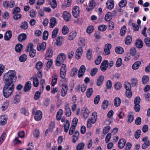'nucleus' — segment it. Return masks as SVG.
I'll list each match as a JSON object with an SVG mask.
<instances>
[{
	"label": "nucleus",
	"mask_w": 150,
	"mask_h": 150,
	"mask_svg": "<svg viewBox=\"0 0 150 150\" xmlns=\"http://www.w3.org/2000/svg\"><path fill=\"white\" fill-rule=\"evenodd\" d=\"M17 78L16 71L9 70L4 74L3 81L5 84L14 85L13 82L16 81Z\"/></svg>",
	"instance_id": "f257e3e1"
},
{
	"label": "nucleus",
	"mask_w": 150,
	"mask_h": 150,
	"mask_svg": "<svg viewBox=\"0 0 150 150\" xmlns=\"http://www.w3.org/2000/svg\"><path fill=\"white\" fill-rule=\"evenodd\" d=\"M14 85L5 84L3 89V94L6 98L9 97L13 93Z\"/></svg>",
	"instance_id": "f03ea898"
},
{
	"label": "nucleus",
	"mask_w": 150,
	"mask_h": 150,
	"mask_svg": "<svg viewBox=\"0 0 150 150\" xmlns=\"http://www.w3.org/2000/svg\"><path fill=\"white\" fill-rule=\"evenodd\" d=\"M65 55L63 53L59 54L56 59V65L57 66H60L64 62L65 59Z\"/></svg>",
	"instance_id": "7ed1b4c3"
},
{
	"label": "nucleus",
	"mask_w": 150,
	"mask_h": 150,
	"mask_svg": "<svg viewBox=\"0 0 150 150\" xmlns=\"http://www.w3.org/2000/svg\"><path fill=\"white\" fill-rule=\"evenodd\" d=\"M33 44L32 43H29L25 50L27 52H28L29 51V55L31 57H35L36 54V50L33 48Z\"/></svg>",
	"instance_id": "20e7f679"
},
{
	"label": "nucleus",
	"mask_w": 150,
	"mask_h": 150,
	"mask_svg": "<svg viewBox=\"0 0 150 150\" xmlns=\"http://www.w3.org/2000/svg\"><path fill=\"white\" fill-rule=\"evenodd\" d=\"M92 116L91 118L88 119L87 121V127L88 128L91 127L92 124H94L96 122L97 118V113L96 112H93Z\"/></svg>",
	"instance_id": "39448f33"
},
{
	"label": "nucleus",
	"mask_w": 150,
	"mask_h": 150,
	"mask_svg": "<svg viewBox=\"0 0 150 150\" xmlns=\"http://www.w3.org/2000/svg\"><path fill=\"white\" fill-rule=\"evenodd\" d=\"M67 71V68L66 65L65 64H62L61 69L60 76L62 79H64L65 77Z\"/></svg>",
	"instance_id": "423d86ee"
},
{
	"label": "nucleus",
	"mask_w": 150,
	"mask_h": 150,
	"mask_svg": "<svg viewBox=\"0 0 150 150\" xmlns=\"http://www.w3.org/2000/svg\"><path fill=\"white\" fill-rule=\"evenodd\" d=\"M109 62L107 60H104L101 64L100 68L103 71H105L108 68Z\"/></svg>",
	"instance_id": "0eeeda50"
},
{
	"label": "nucleus",
	"mask_w": 150,
	"mask_h": 150,
	"mask_svg": "<svg viewBox=\"0 0 150 150\" xmlns=\"http://www.w3.org/2000/svg\"><path fill=\"white\" fill-rule=\"evenodd\" d=\"M86 70V67L84 65H81L80 67L79 70L78 76L79 78L82 77L85 73Z\"/></svg>",
	"instance_id": "6e6552de"
},
{
	"label": "nucleus",
	"mask_w": 150,
	"mask_h": 150,
	"mask_svg": "<svg viewBox=\"0 0 150 150\" xmlns=\"http://www.w3.org/2000/svg\"><path fill=\"white\" fill-rule=\"evenodd\" d=\"M111 45L109 43L106 44L105 45L104 50V55H108L110 54V50L111 49Z\"/></svg>",
	"instance_id": "1a4fd4ad"
},
{
	"label": "nucleus",
	"mask_w": 150,
	"mask_h": 150,
	"mask_svg": "<svg viewBox=\"0 0 150 150\" xmlns=\"http://www.w3.org/2000/svg\"><path fill=\"white\" fill-rule=\"evenodd\" d=\"M95 6V2L93 0H91L89 3L88 5L86 8V10L90 11L92 10Z\"/></svg>",
	"instance_id": "9d476101"
},
{
	"label": "nucleus",
	"mask_w": 150,
	"mask_h": 150,
	"mask_svg": "<svg viewBox=\"0 0 150 150\" xmlns=\"http://www.w3.org/2000/svg\"><path fill=\"white\" fill-rule=\"evenodd\" d=\"M72 13L74 17L77 18L79 14V8L77 6H75L72 10Z\"/></svg>",
	"instance_id": "9b49d317"
},
{
	"label": "nucleus",
	"mask_w": 150,
	"mask_h": 150,
	"mask_svg": "<svg viewBox=\"0 0 150 150\" xmlns=\"http://www.w3.org/2000/svg\"><path fill=\"white\" fill-rule=\"evenodd\" d=\"M107 8L110 10L112 9L114 6V2L113 0H108L106 3Z\"/></svg>",
	"instance_id": "f8f14e48"
},
{
	"label": "nucleus",
	"mask_w": 150,
	"mask_h": 150,
	"mask_svg": "<svg viewBox=\"0 0 150 150\" xmlns=\"http://www.w3.org/2000/svg\"><path fill=\"white\" fill-rule=\"evenodd\" d=\"M46 44L45 42H43L42 43H39L37 45V50L38 51H44L45 49Z\"/></svg>",
	"instance_id": "ddd939ff"
},
{
	"label": "nucleus",
	"mask_w": 150,
	"mask_h": 150,
	"mask_svg": "<svg viewBox=\"0 0 150 150\" xmlns=\"http://www.w3.org/2000/svg\"><path fill=\"white\" fill-rule=\"evenodd\" d=\"M42 117V112L40 110H38L36 112L35 115V120L37 121H38L41 119Z\"/></svg>",
	"instance_id": "4468645a"
},
{
	"label": "nucleus",
	"mask_w": 150,
	"mask_h": 150,
	"mask_svg": "<svg viewBox=\"0 0 150 150\" xmlns=\"http://www.w3.org/2000/svg\"><path fill=\"white\" fill-rule=\"evenodd\" d=\"M68 89V86L67 85H63L61 91V95L62 96L64 97L67 94Z\"/></svg>",
	"instance_id": "2eb2a0df"
},
{
	"label": "nucleus",
	"mask_w": 150,
	"mask_h": 150,
	"mask_svg": "<svg viewBox=\"0 0 150 150\" xmlns=\"http://www.w3.org/2000/svg\"><path fill=\"white\" fill-rule=\"evenodd\" d=\"M63 18L65 21L68 22L71 19V15L68 12L64 11L63 13Z\"/></svg>",
	"instance_id": "dca6fc26"
},
{
	"label": "nucleus",
	"mask_w": 150,
	"mask_h": 150,
	"mask_svg": "<svg viewBox=\"0 0 150 150\" xmlns=\"http://www.w3.org/2000/svg\"><path fill=\"white\" fill-rule=\"evenodd\" d=\"M126 142L125 139L123 138L120 139L119 140L118 144V147L120 149H122L125 145Z\"/></svg>",
	"instance_id": "f3484780"
},
{
	"label": "nucleus",
	"mask_w": 150,
	"mask_h": 150,
	"mask_svg": "<svg viewBox=\"0 0 150 150\" xmlns=\"http://www.w3.org/2000/svg\"><path fill=\"white\" fill-rule=\"evenodd\" d=\"M83 52L82 48L81 47H79L76 52V58L78 59L81 56Z\"/></svg>",
	"instance_id": "a211bd4d"
},
{
	"label": "nucleus",
	"mask_w": 150,
	"mask_h": 150,
	"mask_svg": "<svg viewBox=\"0 0 150 150\" xmlns=\"http://www.w3.org/2000/svg\"><path fill=\"white\" fill-rule=\"evenodd\" d=\"M7 118L5 115L0 117V125H5L7 122Z\"/></svg>",
	"instance_id": "6ab92c4d"
},
{
	"label": "nucleus",
	"mask_w": 150,
	"mask_h": 150,
	"mask_svg": "<svg viewBox=\"0 0 150 150\" xmlns=\"http://www.w3.org/2000/svg\"><path fill=\"white\" fill-rule=\"evenodd\" d=\"M31 87V83L30 81H28L26 83L24 87V91L26 92L29 91Z\"/></svg>",
	"instance_id": "aec40b11"
},
{
	"label": "nucleus",
	"mask_w": 150,
	"mask_h": 150,
	"mask_svg": "<svg viewBox=\"0 0 150 150\" xmlns=\"http://www.w3.org/2000/svg\"><path fill=\"white\" fill-rule=\"evenodd\" d=\"M65 107L66 110L65 115L67 117H69L71 115V114L70 109L69 107V104L67 103H66Z\"/></svg>",
	"instance_id": "412c9836"
},
{
	"label": "nucleus",
	"mask_w": 150,
	"mask_h": 150,
	"mask_svg": "<svg viewBox=\"0 0 150 150\" xmlns=\"http://www.w3.org/2000/svg\"><path fill=\"white\" fill-rule=\"evenodd\" d=\"M12 36V32L10 30H8L5 33L4 39L6 40H8L11 38Z\"/></svg>",
	"instance_id": "4be33fe9"
},
{
	"label": "nucleus",
	"mask_w": 150,
	"mask_h": 150,
	"mask_svg": "<svg viewBox=\"0 0 150 150\" xmlns=\"http://www.w3.org/2000/svg\"><path fill=\"white\" fill-rule=\"evenodd\" d=\"M79 132L77 131L76 130L74 132L73 136V141L72 142L75 143L77 140L79 136Z\"/></svg>",
	"instance_id": "5701e85b"
},
{
	"label": "nucleus",
	"mask_w": 150,
	"mask_h": 150,
	"mask_svg": "<svg viewBox=\"0 0 150 150\" xmlns=\"http://www.w3.org/2000/svg\"><path fill=\"white\" fill-rule=\"evenodd\" d=\"M104 79V76L100 75L98 77L97 81V85L98 86H100L102 83Z\"/></svg>",
	"instance_id": "b1692460"
},
{
	"label": "nucleus",
	"mask_w": 150,
	"mask_h": 150,
	"mask_svg": "<svg viewBox=\"0 0 150 150\" xmlns=\"http://www.w3.org/2000/svg\"><path fill=\"white\" fill-rule=\"evenodd\" d=\"M27 38L26 34L22 33L19 35L18 37V40L19 41L21 42L25 40Z\"/></svg>",
	"instance_id": "393cba45"
},
{
	"label": "nucleus",
	"mask_w": 150,
	"mask_h": 150,
	"mask_svg": "<svg viewBox=\"0 0 150 150\" xmlns=\"http://www.w3.org/2000/svg\"><path fill=\"white\" fill-rule=\"evenodd\" d=\"M121 103V100L119 98L117 97L115 98L114 101V104L115 106L117 107L119 106L120 104Z\"/></svg>",
	"instance_id": "a878e982"
},
{
	"label": "nucleus",
	"mask_w": 150,
	"mask_h": 150,
	"mask_svg": "<svg viewBox=\"0 0 150 150\" xmlns=\"http://www.w3.org/2000/svg\"><path fill=\"white\" fill-rule=\"evenodd\" d=\"M53 52L51 49H48L46 52V56L45 57L46 60H48L51 58L53 54Z\"/></svg>",
	"instance_id": "bb28decb"
},
{
	"label": "nucleus",
	"mask_w": 150,
	"mask_h": 150,
	"mask_svg": "<svg viewBox=\"0 0 150 150\" xmlns=\"http://www.w3.org/2000/svg\"><path fill=\"white\" fill-rule=\"evenodd\" d=\"M135 45L137 48H141L143 46V42L140 39H138L136 42Z\"/></svg>",
	"instance_id": "cd10ccee"
},
{
	"label": "nucleus",
	"mask_w": 150,
	"mask_h": 150,
	"mask_svg": "<svg viewBox=\"0 0 150 150\" xmlns=\"http://www.w3.org/2000/svg\"><path fill=\"white\" fill-rule=\"evenodd\" d=\"M58 76L57 74H53L52 77V86H54L57 82Z\"/></svg>",
	"instance_id": "c85d7f7f"
},
{
	"label": "nucleus",
	"mask_w": 150,
	"mask_h": 150,
	"mask_svg": "<svg viewBox=\"0 0 150 150\" xmlns=\"http://www.w3.org/2000/svg\"><path fill=\"white\" fill-rule=\"evenodd\" d=\"M83 111V117L86 119L88 117L90 112L86 108H84Z\"/></svg>",
	"instance_id": "c756f323"
},
{
	"label": "nucleus",
	"mask_w": 150,
	"mask_h": 150,
	"mask_svg": "<svg viewBox=\"0 0 150 150\" xmlns=\"http://www.w3.org/2000/svg\"><path fill=\"white\" fill-rule=\"evenodd\" d=\"M112 14L110 12H108L105 15V20L107 21H109L112 19Z\"/></svg>",
	"instance_id": "7c9ffc66"
},
{
	"label": "nucleus",
	"mask_w": 150,
	"mask_h": 150,
	"mask_svg": "<svg viewBox=\"0 0 150 150\" xmlns=\"http://www.w3.org/2000/svg\"><path fill=\"white\" fill-rule=\"evenodd\" d=\"M76 33L75 31H73L71 32L68 37L69 40H72L76 37Z\"/></svg>",
	"instance_id": "2f4dec72"
},
{
	"label": "nucleus",
	"mask_w": 150,
	"mask_h": 150,
	"mask_svg": "<svg viewBox=\"0 0 150 150\" xmlns=\"http://www.w3.org/2000/svg\"><path fill=\"white\" fill-rule=\"evenodd\" d=\"M56 23V19L54 17H52L50 20V27L51 28H53L55 25Z\"/></svg>",
	"instance_id": "473e14b6"
},
{
	"label": "nucleus",
	"mask_w": 150,
	"mask_h": 150,
	"mask_svg": "<svg viewBox=\"0 0 150 150\" xmlns=\"http://www.w3.org/2000/svg\"><path fill=\"white\" fill-rule=\"evenodd\" d=\"M63 41V38L62 37H58L55 44L57 46H60L62 45Z\"/></svg>",
	"instance_id": "72a5a7b5"
},
{
	"label": "nucleus",
	"mask_w": 150,
	"mask_h": 150,
	"mask_svg": "<svg viewBox=\"0 0 150 150\" xmlns=\"http://www.w3.org/2000/svg\"><path fill=\"white\" fill-rule=\"evenodd\" d=\"M141 64V62L140 61L136 62L132 66V69L135 70L137 69L139 67Z\"/></svg>",
	"instance_id": "f704fd0d"
},
{
	"label": "nucleus",
	"mask_w": 150,
	"mask_h": 150,
	"mask_svg": "<svg viewBox=\"0 0 150 150\" xmlns=\"http://www.w3.org/2000/svg\"><path fill=\"white\" fill-rule=\"evenodd\" d=\"M115 52L117 54H121L124 52L123 48L120 47H116L115 49Z\"/></svg>",
	"instance_id": "c9c22d12"
},
{
	"label": "nucleus",
	"mask_w": 150,
	"mask_h": 150,
	"mask_svg": "<svg viewBox=\"0 0 150 150\" xmlns=\"http://www.w3.org/2000/svg\"><path fill=\"white\" fill-rule=\"evenodd\" d=\"M69 126L70 123L68 120H67L66 121V123H64V131L65 133L68 132Z\"/></svg>",
	"instance_id": "e433bc0d"
},
{
	"label": "nucleus",
	"mask_w": 150,
	"mask_h": 150,
	"mask_svg": "<svg viewBox=\"0 0 150 150\" xmlns=\"http://www.w3.org/2000/svg\"><path fill=\"white\" fill-rule=\"evenodd\" d=\"M132 40V37L128 36L125 39V43L127 45H129L131 42Z\"/></svg>",
	"instance_id": "4c0bfd02"
},
{
	"label": "nucleus",
	"mask_w": 150,
	"mask_h": 150,
	"mask_svg": "<svg viewBox=\"0 0 150 150\" xmlns=\"http://www.w3.org/2000/svg\"><path fill=\"white\" fill-rule=\"evenodd\" d=\"M33 79V84L34 87H38L39 85V81L37 78L36 77H31L30 80Z\"/></svg>",
	"instance_id": "58836bf2"
},
{
	"label": "nucleus",
	"mask_w": 150,
	"mask_h": 150,
	"mask_svg": "<svg viewBox=\"0 0 150 150\" xmlns=\"http://www.w3.org/2000/svg\"><path fill=\"white\" fill-rule=\"evenodd\" d=\"M92 53V50L90 49H88L86 52V57L87 59L88 60L91 59Z\"/></svg>",
	"instance_id": "ea45409f"
},
{
	"label": "nucleus",
	"mask_w": 150,
	"mask_h": 150,
	"mask_svg": "<svg viewBox=\"0 0 150 150\" xmlns=\"http://www.w3.org/2000/svg\"><path fill=\"white\" fill-rule=\"evenodd\" d=\"M23 45L21 44H18L15 47V51L17 52H20L21 51Z\"/></svg>",
	"instance_id": "a19ab883"
},
{
	"label": "nucleus",
	"mask_w": 150,
	"mask_h": 150,
	"mask_svg": "<svg viewBox=\"0 0 150 150\" xmlns=\"http://www.w3.org/2000/svg\"><path fill=\"white\" fill-rule=\"evenodd\" d=\"M21 96L18 94H16L14 96V102L15 103H18L20 101Z\"/></svg>",
	"instance_id": "79ce46f5"
},
{
	"label": "nucleus",
	"mask_w": 150,
	"mask_h": 150,
	"mask_svg": "<svg viewBox=\"0 0 150 150\" xmlns=\"http://www.w3.org/2000/svg\"><path fill=\"white\" fill-rule=\"evenodd\" d=\"M127 4L126 0H121L119 4V6L120 7L122 8L125 6Z\"/></svg>",
	"instance_id": "37998d69"
},
{
	"label": "nucleus",
	"mask_w": 150,
	"mask_h": 150,
	"mask_svg": "<svg viewBox=\"0 0 150 150\" xmlns=\"http://www.w3.org/2000/svg\"><path fill=\"white\" fill-rule=\"evenodd\" d=\"M28 23L26 21L23 22L20 26V28L24 30L27 29L28 28Z\"/></svg>",
	"instance_id": "c03bdc74"
},
{
	"label": "nucleus",
	"mask_w": 150,
	"mask_h": 150,
	"mask_svg": "<svg viewBox=\"0 0 150 150\" xmlns=\"http://www.w3.org/2000/svg\"><path fill=\"white\" fill-rule=\"evenodd\" d=\"M62 33L64 35H66L69 32V28L66 25L63 26L62 29Z\"/></svg>",
	"instance_id": "a18cd8bd"
},
{
	"label": "nucleus",
	"mask_w": 150,
	"mask_h": 150,
	"mask_svg": "<svg viewBox=\"0 0 150 150\" xmlns=\"http://www.w3.org/2000/svg\"><path fill=\"white\" fill-rule=\"evenodd\" d=\"M85 144L83 142L79 144L76 147V150H82Z\"/></svg>",
	"instance_id": "49530a36"
},
{
	"label": "nucleus",
	"mask_w": 150,
	"mask_h": 150,
	"mask_svg": "<svg viewBox=\"0 0 150 150\" xmlns=\"http://www.w3.org/2000/svg\"><path fill=\"white\" fill-rule=\"evenodd\" d=\"M93 92V89L92 88H88L87 91L86 93V96L88 98L90 97Z\"/></svg>",
	"instance_id": "de8ad7c7"
},
{
	"label": "nucleus",
	"mask_w": 150,
	"mask_h": 150,
	"mask_svg": "<svg viewBox=\"0 0 150 150\" xmlns=\"http://www.w3.org/2000/svg\"><path fill=\"white\" fill-rule=\"evenodd\" d=\"M50 5L53 8H55L57 6L56 0H50Z\"/></svg>",
	"instance_id": "09e8293b"
},
{
	"label": "nucleus",
	"mask_w": 150,
	"mask_h": 150,
	"mask_svg": "<svg viewBox=\"0 0 150 150\" xmlns=\"http://www.w3.org/2000/svg\"><path fill=\"white\" fill-rule=\"evenodd\" d=\"M78 69L76 68H73L71 71L70 75L71 76L73 77L77 74Z\"/></svg>",
	"instance_id": "8fccbe9b"
},
{
	"label": "nucleus",
	"mask_w": 150,
	"mask_h": 150,
	"mask_svg": "<svg viewBox=\"0 0 150 150\" xmlns=\"http://www.w3.org/2000/svg\"><path fill=\"white\" fill-rule=\"evenodd\" d=\"M27 59V56L25 54L21 55L20 57L19 58V61L20 62H25Z\"/></svg>",
	"instance_id": "3c124183"
},
{
	"label": "nucleus",
	"mask_w": 150,
	"mask_h": 150,
	"mask_svg": "<svg viewBox=\"0 0 150 150\" xmlns=\"http://www.w3.org/2000/svg\"><path fill=\"white\" fill-rule=\"evenodd\" d=\"M108 105V102L107 100H104L103 102L102 107L103 109L107 108Z\"/></svg>",
	"instance_id": "603ef678"
},
{
	"label": "nucleus",
	"mask_w": 150,
	"mask_h": 150,
	"mask_svg": "<svg viewBox=\"0 0 150 150\" xmlns=\"http://www.w3.org/2000/svg\"><path fill=\"white\" fill-rule=\"evenodd\" d=\"M98 69L97 68H94L91 70L90 74L91 76H94L98 71Z\"/></svg>",
	"instance_id": "864d4df0"
},
{
	"label": "nucleus",
	"mask_w": 150,
	"mask_h": 150,
	"mask_svg": "<svg viewBox=\"0 0 150 150\" xmlns=\"http://www.w3.org/2000/svg\"><path fill=\"white\" fill-rule=\"evenodd\" d=\"M125 88L126 90H130L131 89V84L130 83L128 82H126L125 84Z\"/></svg>",
	"instance_id": "5fc2aeb1"
},
{
	"label": "nucleus",
	"mask_w": 150,
	"mask_h": 150,
	"mask_svg": "<svg viewBox=\"0 0 150 150\" xmlns=\"http://www.w3.org/2000/svg\"><path fill=\"white\" fill-rule=\"evenodd\" d=\"M42 63L41 62H38L35 65L36 68L37 70L41 69L42 67Z\"/></svg>",
	"instance_id": "6e6d98bb"
},
{
	"label": "nucleus",
	"mask_w": 150,
	"mask_h": 150,
	"mask_svg": "<svg viewBox=\"0 0 150 150\" xmlns=\"http://www.w3.org/2000/svg\"><path fill=\"white\" fill-rule=\"evenodd\" d=\"M107 29V26L104 25H102L98 27V29L100 31H103Z\"/></svg>",
	"instance_id": "4d7b16f0"
},
{
	"label": "nucleus",
	"mask_w": 150,
	"mask_h": 150,
	"mask_svg": "<svg viewBox=\"0 0 150 150\" xmlns=\"http://www.w3.org/2000/svg\"><path fill=\"white\" fill-rule=\"evenodd\" d=\"M141 131L140 129L137 130L134 133V137L135 139H138L140 136Z\"/></svg>",
	"instance_id": "13d9d810"
},
{
	"label": "nucleus",
	"mask_w": 150,
	"mask_h": 150,
	"mask_svg": "<svg viewBox=\"0 0 150 150\" xmlns=\"http://www.w3.org/2000/svg\"><path fill=\"white\" fill-rule=\"evenodd\" d=\"M150 145V141H147L145 142L142 146V148L143 149H145L147 148Z\"/></svg>",
	"instance_id": "bf43d9fd"
},
{
	"label": "nucleus",
	"mask_w": 150,
	"mask_h": 150,
	"mask_svg": "<svg viewBox=\"0 0 150 150\" xmlns=\"http://www.w3.org/2000/svg\"><path fill=\"white\" fill-rule=\"evenodd\" d=\"M149 80V77L148 76H144L142 79V81L143 83L145 84Z\"/></svg>",
	"instance_id": "052dcab7"
},
{
	"label": "nucleus",
	"mask_w": 150,
	"mask_h": 150,
	"mask_svg": "<svg viewBox=\"0 0 150 150\" xmlns=\"http://www.w3.org/2000/svg\"><path fill=\"white\" fill-rule=\"evenodd\" d=\"M102 60V57L101 56H99L96 59L95 61V64L98 65L100 64Z\"/></svg>",
	"instance_id": "680f3d73"
},
{
	"label": "nucleus",
	"mask_w": 150,
	"mask_h": 150,
	"mask_svg": "<svg viewBox=\"0 0 150 150\" xmlns=\"http://www.w3.org/2000/svg\"><path fill=\"white\" fill-rule=\"evenodd\" d=\"M20 12V8L18 7H16L13 9L12 13L13 14H18Z\"/></svg>",
	"instance_id": "e2e57ef3"
},
{
	"label": "nucleus",
	"mask_w": 150,
	"mask_h": 150,
	"mask_svg": "<svg viewBox=\"0 0 150 150\" xmlns=\"http://www.w3.org/2000/svg\"><path fill=\"white\" fill-rule=\"evenodd\" d=\"M49 35L48 32L47 30H45L43 34V39L44 40L47 39Z\"/></svg>",
	"instance_id": "0e129e2a"
},
{
	"label": "nucleus",
	"mask_w": 150,
	"mask_h": 150,
	"mask_svg": "<svg viewBox=\"0 0 150 150\" xmlns=\"http://www.w3.org/2000/svg\"><path fill=\"white\" fill-rule=\"evenodd\" d=\"M140 101L141 99L139 97L137 96L136 97L134 100V105L139 104Z\"/></svg>",
	"instance_id": "69168bd1"
},
{
	"label": "nucleus",
	"mask_w": 150,
	"mask_h": 150,
	"mask_svg": "<svg viewBox=\"0 0 150 150\" xmlns=\"http://www.w3.org/2000/svg\"><path fill=\"white\" fill-rule=\"evenodd\" d=\"M58 32V29L57 28H55L53 30L52 34V37L53 38H55Z\"/></svg>",
	"instance_id": "338daca9"
},
{
	"label": "nucleus",
	"mask_w": 150,
	"mask_h": 150,
	"mask_svg": "<svg viewBox=\"0 0 150 150\" xmlns=\"http://www.w3.org/2000/svg\"><path fill=\"white\" fill-rule=\"evenodd\" d=\"M110 126H107L105 127L103 130V134H107L110 129Z\"/></svg>",
	"instance_id": "774afa93"
}]
</instances>
